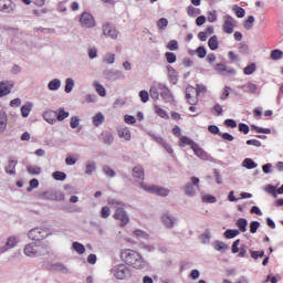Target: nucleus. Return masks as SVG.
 Segmentation results:
<instances>
[{"mask_svg":"<svg viewBox=\"0 0 283 283\" xmlns=\"http://www.w3.org/2000/svg\"><path fill=\"white\" fill-rule=\"evenodd\" d=\"M119 256L122 262L127 264V266H133V269L138 270L145 269V259H143V255H140L136 250L123 249Z\"/></svg>","mask_w":283,"mask_h":283,"instance_id":"f257e3e1","label":"nucleus"},{"mask_svg":"<svg viewBox=\"0 0 283 283\" xmlns=\"http://www.w3.org/2000/svg\"><path fill=\"white\" fill-rule=\"evenodd\" d=\"M108 205L115 209L113 218L119 220L120 227H127V224H129V216L127 214V211H125V205L116 200H109Z\"/></svg>","mask_w":283,"mask_h":283,"instance_id":"f03ea898","label":"nucleus"},{"mask_svg":"<svg viewBox=\"0 0 283 283\" xmlns=\"http://www.w3.org/2000/svg\"><path fill=\"white\" fill-rule=\"evenodd\" d=\"M50 253V245L44 242L29 243L24 248V255L28 258H36V255H48Z\"/></svg>","mask_w":283,"mask_h":283,"instance_id":"7ed1b4c3","label":"nucleus"},{"mask_svg":"<svg viewBox=\"0 0 283 283\" xmlns=\"http://www.w3.org/2000/svg\"><path fill=\"white\" fill-rule=\"evenodd\" d=\"M112 273L116 280H127L128 277H132V270L125 264L114 266Z\"/></svg>","mask_w":283,"mask_h":283,"instance_id":"20e7f679","label":"nucleus"},{"mask_svg":"<svg viewBox=\"0 0 283 283\" xmlns=\"http://www.w3.org/2000/svg\"><path fill=\"white\" fill-rule=\"evenodd\" d=\"M140 188L144 189V191H148V193H155L156 196H161V197L169 196V189L164 187L146 185L144 182H140Z\"/></svg>","mask_w":283,"mask_h":283,"instance_id":"39448f33","label":"nucleus"},{"mask_svg":"<svg viewBox=\"0 0 283 283\" xmlns=\"http://www.w3.org/2000/svg\"><path fill=\"white\" fill-rule=\"evenodd\" d=\"M80 24L86 29L96 28V20L92 13L83 12L80 17Z\"/></svg>","mask_w":283,"mask_h":283,"instance_id":"423d86ee","label":"nucleus"},{"mask_svg":"<svg viewBox=\"0 0 283 283\" xmlns=\"http://www.w3.org/2000/svg\"><path fill=\"white\" fill-rule=\"evenodd\" d=\"M29 239L33 240L35 242H41V240H45L48 238L49 233L46 230H43L41 228L32 229L29 233Z\"/></svg>","mask_w":283,"mask_h":283,"instance_id":"0eeeda50","label":"nucleus"},{"mask_svg":"<svg viewBox=\"0 0 283 283\" xmlns=\"http://www.w3.org/2000/svg\"><path fill=\"white\" fill-rule=\"evenodd\" d=\"M200 189V179L198 177H191V182L185 186L186 196H196V190Z\"/></svg>","mask_w":283,"mask_h":283,"instance_id":"6e6552de","label":"nucleus"},{"mask_svg":"<svg viewBox=\"0 0 283 283\" xmlns=\"http://www.w3.org/2000/svg\"><path fill=\"white\" fill-rule=\"evenodd\" d=\"M222 29L226 34H233V30H235V19L231 15L223 17Z\"/></svg>","mask_w":283,"mask_h":283,"instance_id":"1a4fd4ad","label":"nucleus"},{"mask_svg":"<svg viewBox=\"0 0 283 283\" xmlns=\"http://www.w3.org/2000/svg\"><path fill=\"white\" fill-rule=\"evenodd\" d=\"M186 99L189 105H197L198 104V91H196V87L188 86L186 88Z\"/></svg>","mask_w":283,"mask_h":283,"instance_id":"9d476101","label":"nucleus"},{"mask_svg":"<svg viewBox=\"0 0 283 283\" xmlns=\"http://www.w3.org/2000/svg\"><path fill=\"white\" fill-rule=\"evenodd\" d=\"M13 87H14V82L12 81L0 82V98H3V96H8V94L12 92Z\"/></svg>","mask_w":283,"mask_h":283,"instance_id":"9b49d317","label":"nucleus"},{"mask_svg":"<svg viewBox=\"0 0 283 283\" xmlns=\"http://www.w3.org/2000/svg\"><path fill=\"white\" fill-rule=\"evenodd\" d=\"M103 34L109 39H118V31L109 23L103 25Z\"/></svg>","mask_w":283,"mask_h":283,"instance_id":"f8f14e48","label":"nucleus"},{"mask_svg":"<svg viewBox=\"0 0 283 283\" xmlns=\"http://www.w3.org/2000/svg\"><path fill=\"white\" fill-rule=\"evenodd\" d=\"M133 178H135L136 182H143L145 180V168L142 166L133 168Z\"/></svg>","mask_w":283,"mask_h":283,"instance_id":"ddd939ff","label":"nucleus"},{"mask_svg":"<svg viewBox=\"0 0 283 283\" xmlns=\"http://www.w3.org/2000/svg\"><path fill=\"white\" fill-rule=\"evenodd\" d=\"M192 151H195V156L201 160H209V154H207V151H205L198 144L192 146Z\"/></svg>","mask_w":283,"mask_h":283,"instance_id":"4468645a","label":"nucleus"},{"mask_svg":"<svg viewBox=\"0 0 283 283\" xmlns=\"http://www.w3.org/2000/svg\"><path fill=\"white\" fill-rule=\"evenodd\" d=\"M18 163L19 161H17V159H14L12 157L9 158V164L6 167V172L9 176H14L17 174V165H18Z\"/></svg>","mask_w":283,"mask_h":283,"instance_id":"2eb2a0df","label":"nucleus"},{"mask_svg":"<svg viewBox=\"0 0 283 283\" xmlns=\"http://www.w3.org/2000/svg\"><path fill=\"white\" fill-rule=\"evenodd\" d=\"M43 118H44V120H46V123H50V125H54V123H56V120H57L56 111H46L43 114Z\"/></svg>","mask_w":283,"mask_h":283,"instance_id":"dca6fc26","label":"nucleus"},{"mask_svg":"<svg viewBox=\"0 0 283 283\" xmlns=\"http://www.w3.org/2000/svg\"><path fill=\"white\" fill-rule=\"evenodd\" d=\"M8 128V115L6 113H0V134H3Z\"/></svg>","mask_w":283,"mask_h":283,"instance_id":"f3484780","label":"nucleus"},{"mask_svg":"<svg viewBox=\"0 0 283 283\" xmlns=\"http://www.w3.org/2000/svg\"><path fill=\"white\" fill-rule=\"evenodd\" d=\"M186 145H189V147L192 149L193 145H196V142L187 136H181L179 139V147H186Z\"/></svg>","mask_w":283,"mask_h":283,"instance_id":"a211bd4d","label":"nucleus"},{"mask_svg":"<svg viewBox=\"0 0 283 283\" xmlns=\"http://www.w3.org/2000/svg\"><path fill=\"white\" fill-rule=\"evenodd\" d=\"M237 227L241 233H247V227H249V221L244 218H240L237 221Z\"/></svg>","mask_w":283,"mask_h":283,"instance_id":"6ab92c4d","label":"nucleus"},{"mask_svg":"<svg viewBox=\"0 0 283 283\" xmlns=\"http://www.w3.org/2000/svg\"><path fill=\"white\" fill-rule=\"evenodd\" d=\"M93 87H95V92H97V94L99 96H102V97L107 96V91L105 90V86H103V84H101L98 82H94Z\"/></svg>","mask_w":283,"mask_h":283,"instance_id":"aec40b11","label":"nucleus"},{"mask_svg":"<svg viewBox=\"0 0 283 283\" xmlns=\"http://www.w3.org/2000/svg\"><path fill=\"white\" fill-rule=\"evenodd\" d=\"M118 136H119V138H125L126 140H132V132H129V128H127V127L119 128Z\"/></svg>","mask_w":283,"mask_h":283,"instance_id":"412c9836","label":"nucleus"},{"mask_svg":"<svg viewBox=\"0 0 283 283\" xmlns=\"http://www.w3.org/2000/svg\"><path fill=\"white\" fill-rule=\"evenodd\" d=\"M208 48H210V50H218V48H220V43L218 42V35H212L209 41H208Z\"/></svg>","mask_w":283,"mask_h":283,"instance_id":"4be33fe9","label":"nucleus"},{"mask_svg":"<svg viewBox=\"0 0 283 283\" xmlns=\"http://www.w3.org/2000/svg\"><path fill=\"white\" fill-rule=\"evenodd\" d=\"M11 9H12L11 0H0V10L2 12H10Z\"/></svg>","mask_w":283,"mask_h":283,"instance_id":"5701e85b","label":"nucleus"},{"mask_svg":"<svg viewBox=\"0 0 283 283\" xmlns=\"http://www.w3.org/2000/svg\"><path fill=\"white\" fill-rule=\"evenodd\" d=\"M56 112V118L60 122L65 120V118L70 117V112H66L65 108H59Z\"/></svg>","mask_w":283,"mask_h":283,"instance_id":"b1692460","label":"nucleus"},{"mask_svg":"<svg viewBox=\"0 0 283 283\" xmlns=\"http://www.w3.org/2000/svg\"><path fill=\"white\" fill-rule=\"evenodd\" d=\"M103 123H105V115H103V113H97L93 117V125H95V127H99V125H103Z\"/></svg>","mask_w":283,"mask_h":283,"instance_id":"393cba45","label":"nucleus"},{"mask_svg":"<svg viewBox=\"0 0 283 283\" xmlns=\"http://www.w3.org/2000/svg\"><path fill=\"white\" fill-rule=\"evenodd\" d=\"M187 14H188V17H198V15L202 14V11L193 6H189L187 8Z\"/></svg>","mask_w":283,"mask_h":283,"instance_id":"a878e982","label":"nucleus"},{"mask_svg":"<svg viewBox=\"0 0 283 283\" xmlns=\"http://www.w3.org/2000/svg\"><path fill=\"white\" fill-rule=\"evenodd\" d=\"M48 87H49V90H51V92H56V90H59V87H61V80H59V78L52 80L49 83Z\"/></svg>","mask_w":283,"mask_h":283,"instance_id":"bb28decb","label":"nucleus"},{"mask_svg":"<svg viewBox=\"0 0 283 283\" xmlns=\"http://www.w3.org/2000/svg\"><path fill=\"white\" fill-rule=\"evenodd\" d=\"M237 235H240V230H231V229H228L226 230L224 232V238H227V240H232V238H237Z\"/></svg>","mask_w":283,"mask_h":283,"instance_id":"cd10ccee","label":"nucleus"},{"mask_svg":"<svg viewBox=\"0 0 283 283\" xmlns=\"http://www.w3.org/2000/svg\"><path fill=\"white\" fill-rule=\"evenodd\" d=\"M161 220L165 227H167L168 229H171L174 227V219H171V217H169L168 214H163Z\"/></svg>","mask_w":283,"mask_h":283,"instance_id":"c85d7f7f","label":"nucleus"},{"mask_svg":"<svg viewBox=\"0 0 283 283\" xmlns=\"http://www.w3.org/2000/svg\"><path fill=\"white\" fill-rule=\"evenodd\" d=\"M30 112H32V104H25L21 107L23 118H28L30 116Z\"/></svg>","mask_w":283,"mask_h":283,"instance_id":"c756f323","label":"nucleus"},{"mask_svg":"<svg viewBox=\"0 0 283 283\" xmlns=\"http://www.w3.org/2000/svg\"><path fill=\"white\" fill-rule=\"evenodd\" d=\"M243 167H245V169H255V167H258V164H255V161H253V159L251 158H245L243 160Z\"/></svg>","mask_w":283,"mask_h":283,"instance_id":"7c9ffc66","label":"nucleus"},{"mask_svg":"<svg viewBox=\"0 0 283 283\" xmlns=\"http://www.w3.org/2000/svg\"><path fill=\"white\" fill-rule=\"evenodd\" d=\"M102 142L105 145H112V143H114V137L109 133H104L102 134Z\"/></svg>","mask_w":283,"mask_h":283,"instance_id":"2f4dec72","label":"nucleus"},{"mask_svg":"<svg viewBox=\"0 0 283 283\" xmlns=\"http://www.w3.org/2000/svg\"><path fill=\"white\" fill-rule=\"evenodd\" d=\"M72 247L74 251H76V253H78L80 255H83V253H85V245H83L82 243L74 242Z\"/></svg>","mask_w":283,"mask_h":283,"instance_id":"473e14b6","label":"nucleus"},{"mask_svg":"<svg viewBox=\"0 0 283 283\" xmlns=\"http://www.w3.org/2000/svg\"><path fill=\"white\" fill-rule=\"evenodd\" d=\"M282 56H283V52L277 49L273 50L270 54V59H272V61H280Z\"/></svg>","mask_w":283,"mask_h":283,"instance_id":"72a5a7b5","label":"nucleus"},{"mask_svg":"<svg viewBox=\"0 0 283 283\" xmlns=\"http://www.w3.org/2000/svg\"><path fill=\"white\" fill-rule=\"evenodd\" d=\"M168 25H169V20H167L166 18H161L157 21L158 30H166Z\"/></svg>","mask_w":283,"mask_h":283,"instance_id":"f704fd0d","label":"nucleus"},{"mask_svg":"<svg viewBox=\"0 0 283 283\" xmlns=\"http://www.w3.org/2000/svg\"><path fill=\"white\" fill-rule=\"evenodd\" d=\"M155 112L160 116V118H169V115L167 114L166 109H163L160 106L155 105Z\"/></svg>","mask_w":283,"mask_h":283,"instance_id":"c9c22d12","label":"nucleus"},{"mask_svg":"<svg viewBox=\"0 0 283 283\" xmlns=\"http://www.w3.org/2000/svg\"><path fill=\"white\" fill-rule=\"evenodd\" d=\"M27 171H29V174H31V176H39V174H41V167H39V166H29L27 168Z\"/></svg>","mask_w":283,"mask_h":283,"instance_id":"e433bc0d","label":"nucleus"},{"mask_svg":"<svg viewBox=\"0 0 283 283\" xmlns=\"http://www.w3.org/2000/svg\"><path fill=\"white\" fill-rule=\"evenodd\" d=\"M233 11L235 12L238 19H244V15L247 14V11H244V9L239 6H235Z\"/></svg>","mask_w":283,"mask_h":283,"instance_id":"4c0bfd02","label":"nucleus"},{"mask_svg":"<svg viewBox=\"0 0 283 283\" xmlns=\"http://www.w3.org/2000/svg\"><path fill=\"white\" fill-rule=\"evenodd\" d=\"M254 22H255V18L253 15H249L243 24L245 30H251V28H253Z\"/></svg>","mask_w":283,"mask_h":283,"instance_id":"58836bf2","label":"nucleus"},{"mask_svg":"<svg viewBox=\"0 0 283 283\" xmlns=\"http://www.w3.org/2000/svg\"><path fill=\"white\" fill-rule=\"evenodd\" d=\"M72 90H74V80L66 78V81H65V92H66V94H70V92H72Z\"/></svg>","mask_w":283,"mask_h":283,"instance_id":"ea45409f","label":"nucleus"},{"mask_svg":"<svg viewBox=\"0 0 283 283\" xmlns=\"http://www.w3.org/2000/svg\"><path fill=\"white\" fill-rule=\"evenodd\" d=\"M116 61V55L113 53H107L104 57V63H107L108 65H112Z\"/></svg>","mask_w":283,"mask_h":283,"instance_id":"a19ab883","label":"nucleus"},{"mask_svg":"<svg viewBox=\"0 0 283 283\" xmlns=\"http://www.w3.org/2000/svg\"><path fill=\"white\" fill-rule=\"evenodd\" d=\"M53 178H54V180L63 181V180H65V178H67V175L63 171H55V172H53Z\"/></svg>","mask_w":283,"mask_h":283,"instance_id":"79ce46f5","label":"nucleus"},{"mask_svg":"<svg viewBox=\"0 0 283 283\" xmlns=\"http://www.w3.org/2000/svg\"><path fill=\"white\" fill-rule=\"evenodd\" d=\"M214 249H216V251H227L228 247L222 241H216L214 242Z\"/></svg>","mask_w":283,"mask_h":283,"instance_id":"37998d69","label":"nucleus"},{"mask_svg":"<svg viewBox=\"0 0 283 283\" xmlns=\"http://www.w3.org/2000/svg\"><path fill=\"white\" fill-rule=\"evenodd\" d=\"M256 66L255 63H251L250 65L244 67V74H247L248 76L253 74V72H255Z\"/></svg>","mask_w":283,"mask_h":283,"instance_id":"c03bdc74","label":"nucleus"},{"mask_svg":"<svg viewBox=\"0 0 283 283\" xmlns=\"http://www.w3.org/2000/svg\"><path fill=\"white\" fill-rule=\"evenodd\" d=\"M259 229H260V222L259 221H252L250 223V233H258Z\"/></svg>","mask_w":283,"mask_h":283,"instance_id":"a18cd8bd","label":"nucleus"},{"mask_svg":"<svg viewBox=\"0 0 283 283\" xmlns=\"http://www.w3.org/2000/svg\"><path fill=\"white\" fill-rule=\"evenodd\" d=\"M196 52L199 59H205V56H207V49H205V46H199Z\"/></svg>","mask_w":283,"mask_h":283,"instance_id":"49530a36","label":"nucleus"},{"mask_svg":"<svg viewBox=\"0 0 283 283\" xmlns=\"http://www.w3.org/2000/svg\"><path fill=\"white\" fill-rule=\"evenodd\" d=\"M94 171H96V164L94 163H90L87 166H86V174L88 176H92V174H94Z\"/></svg>","mask_w":283,"mask_h":283,"instance_id":"de8ad7c7","label":"nucleus"},{"mask_svg":"<svg viewBox=\"0 0 283 283\" xmlns=\"http://www.w3.org/2000/svg\"><path fill=\"white\" fill-rule=\"evenodd\" d=\"M265 191L274 196V198L277 197V189L275 188V186H272V185L266 186Z\"/></svg>","mask_w":283,"mask_h":283,"instance_id":"09e8293b","label":"nucleus"},{"mask_svg":"<svg viewBox=\"0 0 283 283\" xmlns=\"http://www.w3.org/2000/svg\"><path fill=\"white\" fill-rule=\"evenodd\" d=\"M167 63H176V54L172 52H167L165 54Z\"/></svg>","mask_w":283,"mask_h":283,"instance_id":"8fccbe9b","label":"nucleus"},{"mask_svg":"<svg viewBox=\"0 0 283 283\" xmlns=\"http://www.w3.org/2000/svg\"><path fill=\"white\" fill-rule=\"evenodd\" d=\"M139 98L142 103H147V101H149V93L147 91H140Z\"/></svg>","mask_w":283,"mask_h":283,"instance_id":"3c124183","label":"nucleus"},{"mask_svg":"<svg viewBox=\"0 0 283 283\" xmlns=\"http://www.w3.org/2000/svg\"><path fill=\"white\" fill-rule=\"evenodd\" d=\"M208 132H210V134H214L220 136L222 133H220V128L217 125H210L208 127Z\"/></svg>","mask_w":283,"mask_h":283,"instance_id":"603ef678","label":"nucleus"},{"mask_svg":"<svg viewBox=\"0 0 283 283\" xmlns=\"http://www.w3.org/2000/svg\"><path fill=\"white\" fill-rule=\"evenodd\" d=\"M124 120L126 125H136V117L132 115H125Z\"/></svg>","mask_w":283,"mask_h":283,"instance_id":"864d4df0","label":"nucleus"},{"mask_svg":"<svg viewBox=\"0 0 283 283\" xmlns=\"http://www.w3.org/2000/svg\"><path fill=\"white\" fill-rule=\"evenodd\" d=\"M104 174H106V176H108V178H114V176H116V172L114 171V169L109 168L108 166H105L103 168Z\"/></svg>","mask_w":283,"mask_h":283,"instance_id":"5fc2aeb1","label":"nucleus"},{"mask_svg":"<svg viewBox=\"0 0 283 283\" xmlns=\"http://www.w3.org/2000/svg\"><path fill=\"white\" fill-rule=\"evenodd\" d=\"M112 214V211L109 210V207L105 206L102 208L101 217L104 219H107L108 216Z\"/></svg>","mask_w":283,"mask_h":283,"instance_id":"6e6d98bb","label":"nucleus"},{"mask_svg":"<svg viewBox=\"0 0 283 283\" xmlns=\"http://www.w3.org/2000/svg\"><path fill=\"white\" fill-rule=\"evenodd\" d=\"M80 123H81V119L78 117H76V116L71 117L70 125H71L72 129H76V127H78Z\"/></svg>","mask_w":283,"mask_h":283,"instance_id":"4d7b16f0","label":"nucleus"},{"mask_svg":"<svg viewBox=\"0 0 283 283\" xmlns=\"http://www.w3.org/2000/svg\"><path fill=\"white\" fill-rule=\"evenodd\" d=\"M51 271H60L61 273H65L66 269L61 263H56L51 266Z\"/></svg>","mask_w":283,"mask_h":283,"instance_id":"13d9d810","label":"nucleus"},{"mask_svg":"<svg viewBox=\"0 0 283 283\" xmlns=\"http://www.w3.org/2000/svg\"><path fill=\"white\" fill-rule=\"evenodd\" d=\"M224 125L226 127H231V129H235V127H238L235 119H226Z\"/></svg>","mask_w":283,"mask_h":283,"instance_id":"bf43d9fd","label":"nucleus"},{"mask_svg":"<svg viewBox=\"0 0 283 283\" xmlns=\"http://www.w3.org/2000/svg\"><path fill=\"white\" fill-rule=\"evenodd\" d=\"M196 92H197V96H200V94H205L207 92V86L202 85V84H198L195 87Z\"/></svg>","mask_w":283,"mask_h":283,"instance_id":"052dcab7","label":"nucleus"},{"mask_svg":"<svg viewBox=\"0 0 283 283\" xmlns=\"http://www.w3.org/2000/svg\"><path fill=\"white\" fill-rule=\"evenodd\" d=\"M239 132H242V134H249V132H251V128H249V125H247L244 123H240Z\"/></svg>","mask_w":283,"mask_h":283,"instance_id":"680f3d73","label":"nucleus"},{"mask_svg":"<svg viewBox=\"0 0 283 283\" xmlns=\"http://www.w3.org/2000/svg\"><path fill=\"white\" fill-rule=\"evenodd\" d=\"M219 136H221L223 140H228L229 143H233L234 140L233 135L229 133H221Z\"/></svg>","mask_w":283,"mask_h":283,"instance_id":"e2e57ef3","label":"nucleus"},{"mask_svg":"<svg viewBox=\"0 0 283 283\" xmlns=\"http://www.w3.org/2000/svg\"><path fill=\"white\" fill-rule=\"evenodd\" d=\"M149 93H150L151 98H154V101H158V97L160 96V95L158 94V88H156L155 86H153V87H150Z\"/></svg>","mask_w":283,"mask_h":283,"instance_id":"0e129e2a","label":"nucleus"},{"mask_svg":"<svg viewBox=\"0 0 283 283\" xmlns=\"http://www.w3.org/2000/svg\"><path fill=\"white\" fill-rule=\"evenodd\" d=\"M251 258L258 260V258H264V251H251Z\"/></svg>","mask_w":283,"mask_h":283,"instance_id":"69168bd1","label":"nucleus"},{"mask_svg":"<svg viewBox=\"0 0 283 283\" xmlns=\"http://www.w3.org/2000/svg\"><path fill=\"white\" fill-rule=\"evenodd\" d=\"M8 249H12L13 247H17V238L10 237L7 241Z\"/></svg>","mask_w":283,"mask_h":283,"instance_id":"338daca9","label":"nucleus"},{"mask_svg":"<svg viewBox=\"0 0 283 283\" xmlns=\"http://www.w3.org/2000/svg\"><path fill=\"white\" fill-rule=\"evenodd\" d=\"M167 49H168V50H171V51L178 50V41L171 40V41L168 43Z\"/></svg>","mask_w":283,"mask_h":283,"instance_id":"774afa93","label":"nucleus"}]
</instances>
